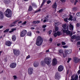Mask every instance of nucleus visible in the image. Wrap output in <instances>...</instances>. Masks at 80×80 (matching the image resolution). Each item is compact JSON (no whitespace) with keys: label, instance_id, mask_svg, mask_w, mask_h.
<instances>
[{"label":"nucleus","instance_id":"obj_49","mask_svg":"<svg viewBox=\"0 0 80 80\" xmlns=\"http://www.w3.org/2000/svg\"><path fill=\"white\" fill-rule=\"evenodd\" d=\"M62 56H63V57H64V58H65V57L67 56L66 55V54H62Z\"/></svg>","mask_w":80,"mask_h":80},{"label":"nucleus","instance_id":"obj_13","mask_svg":"<svg viewBox=\"0 0 80 80\" xmlns=\"http://www.w3.org/2000/svg\"><path fill=\"white\" fill-rule=\"evenodd\" d=\"M62 27L64 29V30H66V29H68V26H67V24H64L62 25Z\"/></svg>","mask_w":80,"mask_h":80},{"label":"nucleus","instance_id":"obj_48","mask_svg":"<svg viewBox=\"0 0 80 80\" xmlns=\"http://www.w3.org/2000/svg\"><path fill=\"white\" fill-rule=\"evenodd\" d=\"M64 21H65V22H68V18H65L64 19Z\"/></svg>","mask_w":80,"mask_h":80},{"label":"nucleus","instance_id":"obj_39","mask_svg":"<svg viewBox=\"0 0 80 80\" xmlns=\"http://www.w3.org/2000/svg\"><path fill=\"white\" fill-rule=\"evenodd\" d=\"M11 30L12 31V32H14V31H15V30H16V28L11 29Z\"/></svg>","mask_w":80,"mask_h":80},{"label":"nucleus","instance_id":"obj_21","mask_svg":"<svg viewBox=\"0 0 80 80\" xmlns=\"http://www.w3.org/2000/svg\"><path fill=\"white\" fill-rule=\"evenodd\" d=\"M69 30H73V26L71 24L69 25Z\"/></svg>","mask_w":80,"mask_h":80},{"label":"nucleus","instance_id":"obj_22","mask_svg":"<svg viewBox=\"0 0 80 80\" xmlns=\"http://www.w3.org/2000/svg\"><path fill=\"white\" fill-rule=\"evenodd\" d=\"M54 25H55V26H58L59 24H60V23L58 22L55 20L54 21Z\"/></svg>","mask_w":80,"mask_h":80},{"label":"nucleus","instance_id":"obj_62","mask_svg":"<svg viewBox=\"0 0 80 80\" xmlns=\"http://www.w3.org/2000/svg\"><path fill=\"white\" fill-rule=\"evenodd\" d=\"M75 20H76V18L74 17L73 19V21H75Z\"/></svg>","mask_w":80,"mask_h":80},{"label":"nucleus","instance_id":"obj_53","mask_svg":"<svg viewBox=\"0 0 80 80\" xmlns=\"http://www.w3.org/2000/svg\"><path fill=\"white\" fill-rule=\"evenodd\" d=\"M51 32H52V30H51L49 32V35H50V34H51Z\"/></svg>","mask_w":80,"mask_h":80},{"label":"nucleus","instance_id":"obj_8","mask_svg":"<svg viewBox=\"0 0 80 80\" xmlns=\"http://www.w3.org/2000/svg\"><path fill=\"white\" fill-rule=\"evenodd\" d=\"M60 73L58 72H56L55 76V79H56V80H59V79L60 78Z\"/></svg>","mask_w":80,"mask_h":80},{"label":"nucleus","instance_id":"obj_15","mask_svg":"<svg viewBox=\"0 0 80 80\" xmlns=\"http://www.w3.org/2000/svg\"><path fill=\"white\" fill-rule=\"evenodd\" d=\"M4 16V14L3 12L2 11H0V19H2Z\"/></svg>","mask_w":80,"mask_h":80},{"label":"nucleus","instance_id":"obj_63","mask_svg":"<svg viewBox=\"0 0 80 80\" xmlns=\"http://www.w3.org/2000/svg\"><path fill=\"white\" fill-rule=\"evenodd\" d=\"M3 27V26H0V29L2 28Z\"/></svg>","mask_w":80,"mask_h":80},{"label":"nucleus","instance_id":"obj_10","mask_svg":"<svg viewBox=\"0 0 80 80\" xmlns=\"http://www.w3.org/2000/svg\"><path fill=\"white\" fill-rule=\"evenodd\" d=\"M16 66H17V64L15 62H12L10 64V67L12 68H15Z\"/></svg>","mask_w":80,"mask_h":80},{"label":"nucleus","instance_id":"obj_36","mask_svg":"<svg viewBox=\"0 0 80 80\" xmlns=\"http://www.w3.org/2000/svg\"><path fill=\"white\" fill-rule=\"evenodd\" d=\"M70 60H72V58H68V60L67 61V63H69Z\"/></svg>","mask_w":80,"mask_h":80},{"label":"nucleus","instance_id":"obj_26","mask_svg":"<svg viewBox=\"0 0 80 80\" xmlns=\"http://www.w3.org/2000/svg\"><path fill=\"white\" fill-rule=\"evenodd\" d=\"M77 37V36L76 35H73L72 36V37L71 38L72 39H76Z\"/></svg>","mask_w":80,"mask_h":80},{"label":"nucleus","instance_id":"obj_9","mask_svg":"<svg viewBox=\"0 0 80 80\" xmlns=\"http://www.w3.org/2000/svg\"><path fill=\"white\" fill-rule=\"evenodd\" d=\"M33 71V69L32 68H30L28 69V73L29 75H32Z\"/></svg>","mask_w":80,"mask_h":80},{"label":"nucleus","instance_id":"obj_47","mask_svg":"<svg viewBox=\"0 0 80 80\" xmlns=\"http://www.w3.org/2000/svg\"><path fill=\"white\" fill-rule=\"evenodd\" d=\"M40 11H41V9H38V11H37L35 12V13H37V12H40Z\"/></svg>","mask_w":80,"mask_h":80},{"label":"nucleus","instance_id":"obj_27","mask_svg":"<svg viewBox=\"0 0 80 80\" xmlns=\"http://www.w3.org/2000/svg\"><path fill=\"white\" fill-rule=\"evenodd\" d=\"M33 10V8H32V6H29V9H28V11H32Z\"/></svg>","mask_w":80,"mask_h":80},{"label":"nucleus","instance_id":"obj_61","mask_svg":"<svg viewBox=\"0 0 80 80\" xmlns=\"http://www.w3.org/2000/svg\"><path fill=\"white\" fill-rule=\"evenodd\" d=\"M60 1L62 2H65V0H60Z\"/></svg>","mask_w":80,"mask_h":80},{"label":"nucleus","instance_id":"obj_51","mask_svg":"<svg viewBox=\"0 0 80 80\" xmlns=\"http://www.w3.org/2000/svg\"><path fill=\"white\" fill-rule=\"evenodd\" d=\"M47 27V25H43L42 26V28H46Z\"/></svg>","mask_w":80,"mask_h":80},{"label":"nucleus","instance_id":"obj_41","mask_svg":"<svg viewBox=\"0 0 80 80\" xmlns=\"http://www.w3.org/2000/svg\"><path fill=\"white\" fill-rule=\"evenodd\" d=\"M62 47L64 48H67L68 47V46H62Z\"/></svg>","mask_w":80,"mask_h":80},{"label":"nucleus","instance_id":"obj_64","mask_svg":"<svg viewBox=\"0 0 80 80\" xmlns=\"http://www.w3.org/2000/svg\"><path fill=\"white\" fill-rule=\"evenodd\" d=\"M78 45H80V41L78 42Z\"/></svg>","mask_w":80,"mask_h":80},{"label":"nucleus","instance_id":"obj_17","mask_svg":"<svg viewBox=\"0 0 80 80\" xmlns=\"http://www.w3.org/2000/svg\"><path fill=\"white\" fill-rule=\"evenodd\" d=\"M5 44L6 45H7L8 46H10L11 45V44H12V42L10 41H7L6 42Z\"/></svg>","mask_w":80,"mask_h":80},{"label":"nucleus","instance_id":"obj_20","mask_svg":"<svg viewBox=\"0 0 80 80\" xmlns=\"http://www.w3.org/2000/svg\"><path fill=\"white\" fill-rule=\"evenodd\" d=\"M17 22H18V20H17L16 21H15L14 22H12V23L11 24V25L10 26V27H13L14 26L15 23H16Z\"/></svg>","mask_w":80,"mask_h":80},{"label":"nucleus","instance_id":"obj_23","mask_svg":"<svg viewBox=\"0 0 80 80\" xmlns=\"http://www.w3.org/2000/svg\"><path fill=\"white\" fill-rule=\"evenodd\" d=\"M57 3L55 2L54 3L52 7L53 8H57Z\"/></svg>","mask_w":80,"mask_h":80},{"label":"nucleus","instance_id":"obj_3","mask_svg":"<svg viewBox=\"0 0 80 80\" xmlns=\"http://www.w3.org/2000/svg\"><path fill=\"white\" fill-rule=\"evenodd\" d=\"M44 62L46 64L49 65L52 62V59L48 57L45 58H44Z\"/></svg>","mask_w":80,"mask_h":80},{"label":"nucleus","instance_id":"obj_19","mask_svg":"<svg viewBox=\"0 0 80 80\" xmlns=\"http://www.w3.org/2000/svg\"><path fill=\"white\" fill-rule=\"evenodd\" d=\"M59 51V54L61 56H62V54H63V52L62 49H59L58 50Z\"/></svg>","mask_w":80,"mask_h":80},{"label":"nucleus","instance_id":"obj_14","mask_svg":"<svg viewBox=\"0 0 80 80\" xmlns=\"http://www.w3.org/2000/svg\"><path fill=\"white\" fill-rule=\"evenodd\" d=\"M78 58H77L74 57L73 58V60L74 62H75V63H78Z\"/></svg>","mask_w":80,"mask_h":80},{"label":"nucleus","instance_id":"obj_52","mask_svg":"<svg viewBox=\"0 0 80 80\" xmlns=\"http://www.w3.org/2000/svg\"><path fill=\"white\" fill-rule=\"evenodd\" d=\"M78 2V0H75V1L74 3V5H76V4Z\"/></svg>","mask_w":80,"mask_h":80},{"label":"nucleus","instance_id":"obj_2","mask_svg":"<svg viewBox=\"0 0 80 80\" xmlns=\"http://www.w3.org/2000/svg\"><path fill=\"white\" fill-rule=\"evenodd\" d=\"M4 14L7 17H8V18L11 17H12V11L8 8L4 12Z\"/></svg>","mask_w":80,"mask_h":80},{"label":"nucleus","instance_id":"obj_58","mask_svg":"<svg viewBox=\"0 0 80 80\" xmlns=\"http://www.w3.org/2000/svg\"><path fill=\"white\" fill-rule=\"evenodd\" d=\"M52 38H50L49 39V41L50 42H52Z\"/></svg>","mask_w":80,"mask_h":80},{"label":"nucleus","instance_id":"obj_56","mask_svg":"<svg viewBox=\"0 0 80 80\" xmlns=\"http://www.w3.org/2000/svg\"><path fill=\"white\" fill-rule=\"evenodd\" d=\"M30 57V55H28L27 57H26V59H28V58H29Z\"/></svg>","mask_w":80,"mask_h":80},{"label":"nucleus","instance_id":"obj_6","mask_svg":"<svg viewBox=\"0 0 80 80\" xmlns=\"http://www.w3.org/2000/svg\"><path fill=\"white\" fill-rule=\"evenodd\" d=\"M13 52L16 56H18L20 54V51L17 49H13Z\"/></svg>","mask_w":80,"mask_h":80},{"label":"nucleus","instance_id":"obj_32","mask_svg":"<svg viewBox=\"0 0 80 80\" xmlns=\"http://www.w3.org/2000/svg\"><path fill=\"white\" fill-rule=\"evenodd\" d=\"M45 19H44L43 20V23H45V22H46V21H48V19L46 17L45 18Z\"/></svg>","mask_w":80,"mask_h":80},{"label":"nucleus","instance_id":"obj_40","mask_svg":"<svg viewBox=\"0 0 80 80\" xmlns=\"http://www.w3.org/2000/svg\"><path fill=\"white\" fill-rule=\"evenodd\" d=\"M5 0V3L6 4H8V0Z\"/></svg>","mask_w":80,"mask_h":80},{"label":"nucleus","instance_id":"obj_31","mask_svg":"<svg viewBox=\"0 0 80 80\" xmlns=\"http://www.w3.org/2000/svg\"><path fill=\"white\" fill-rule=\"evenodd\" d=\"M58 27H56L55 28V30H53L54 32H56L57 31H58Z\"/></svg>","mask_w":80,"mask_h":80},{"label":"nucleus","instance_id":"obj_37","mask_svg":"<svg viewBox=\"0 0 80 80\" xmlns=\"http://www.w3.org/2000/svg\"><path fill=\"white\" fill-rule=\"evenodd\" d=\"M77 15L78 16V17H80V12H78L77 13Z\"/></svg>","mask_w":80,"mask_h":80},{"label":"nucleus","instance_id":"obj_11","mask_svg":"<svg viewBox=\"0 0 80 80\" xmlns=\"http://www.w3.org/2000/svg\"><path fill=\"white\" fill-rule=\"evenodd\" d=\"M63 70V66L62 65H60L58 68V70L59 72H62Z\"/></svg>","mask_w":80,"mask_h":80},{"label":"nucleus","instance_id":"obj_34","mask_svg":"<svg viewBox=\"0 0 80 80\" xmlns=\"http://www.w3.org/2000/svg\"><path fill=\"white\" fill-rule=\"evenodd\" d=\"M76 40H77L80 41V37L78 36H77V37H76Z\"/></svg>","mask_w":80,"mask_h":80},{"label":"nucleus","instance_id":"obj_18","mask_svg":"<svg viewBox=\"0 0 80 80\" xmlns=\"http://www.w3.org/2000/svg\"><path fill=\"white\" fill-rule=\"evenodd\" d=\"M33 65L34 67H38V66L39 65V63L38 62H36L33 63Z\"/></svg>","mask_w":80,"mask_h":80},{"label":"nucleus","instance_id":"obj_24","mask_svg":"<svg viewBox=\"0 0 80 80\" xmlns=\"http://www.w3.org/2000/svg\"><path fill=\"white\" fill-rule=\"evenodd\" d=\"M16 36H15V35H13L12 36V40L13 41V42H15V40H16Z\"/></svg>","mask_w":80,"mask_h":80},{"label":"nucleus","instance_id":"obj_45","mask_svg":"<svg viewBox=\"0 0 80 80\" xmlns=\"http://www.w3.org/2000/svg\"><path fill=\"white\" fill-rule=\"evenodd\" d=\"M76 26L77 27H80V23H78L76 24Z\"/></svg>","mask_w":80,"mask_h":80},{"label":"nucleus","instance_id":"obj_59","mask_svg":"<svg viewBox=\"0 0 80 80\" xmlns=\"http://www.w3.org/2000/svg\"><path fill=\"white\" fill-rule=\"evenodd\" d=\"M61 45V44H60V43H58L57 44V46H60Z\"/></svg>","mask_w":80,"mask_h":80},{"label":"nucleus","instance_id":"obj_35","mask_svg":"<svg viewBox=\"0 0 80 80\" xmlns=\"http://www.w3.org/2000/svg\"><path fill=\"white\" fill-rule=\"evenodd\" d=\"M8 31H9V29H7L3 31V32H4V33H7L8 32Z\"/></svg>","mask_w":80,"mask_h":80},{"label":"nucleus","instance_id":"obj_55","mask_svg":"<svg viewBox=\"0 0 80 80\" xmlns=\"http://www.w3.org/2000/svg\"><path fill=\"white\" fill-rule=\"evenodd\" d=\"M50 52V51H49V49H48L46 51V53H48V52Z\"/></svg>","mask_w":80,"mask_h":80},{"label":"nucleus","instance_id":"obj_33","mask_svg":"<svg viewBox=\"0 0 80 80\" xmlns=\"http://www.w3.org/2000/svg\"><path fill=\"white\" fill-rule=\"evenodd\" d=\"M64 11H65V10L64 9H62L60 10H59L58 12L59 13H61V12H64Z\"/></svg>","mask_w":80,"mask_h":80},{"label":"nucleus","instance_id":"obj_44","mask_svg":"<svg viewBox=\"0 0 80 80\" xmlns=\"http://www.w3.org/2000/svg\"><path fill=\"white\" fill-rule=\"evenodd\" d=\"M27 23V21H25L23 22V23H22V25H25V24H26Z\"/></svg>","mask_w":80,"mask_h":80},{"label":"nucleus","instance_id":"obj_29","mask_svg":"<svg viewBox=\"0 0 80 80\" xmlns=\"http://www.w3.org/2000/svg\"><path fill=\"white\" fill-rule=\"evenodd\" d=\"M73 18V17H72V16L70 15V17L68 19V20H71V21H72L73 20V19L72 18Z\"/></svg>","mask_w":80,"mask_h":80},{"label":"nucleus","instance_id":"obj_43","mask_svg":"<svg viewBox=\"0 0 80 80\" xmlns=\"http://www.w3.org/2000/svg\"><path fill=\"white\" fill-rule=\"evenodd\" d=\"M73 10H74V11H76L77 10V8L76 7H74L73 8Z\"/></svg>","mask_w":80,"mask_h":80},{"label":"nucleus","instance_id":"obj_12","mask_svg":"<svg viewBox=\"0 0 80 80\" xmlns=\"http://www.w3.org/2000/svg\"><path fill=\"white\" fill-rule=\"evenodd\" d=\"M54 32V33L53 35L54 37H57V35L58 36H60V32L58 31L57 32H57Z\"/></svg>","mask_w":80,"mask_h":80},{"label":"nucleus","instance_id":"obj_30","mask_svg":"<svg viewBox=\"0 0 80 80\" xmlns=\"http://www.w3.org/2000/svg\"><path fill=\"white\" fill-rule=\"evenodd\" d=\"M27 35L28 36H31L32 35V32H27Z\"/></svg>","mask_w":80,"mask_h":80},{"label":"nucleus","instance_id":"obj_54","mask_svg":"<svg viewBox=\"0 0 80 80\" xmlns=\"http://www.w3.org/2000/svg\"><path fill=\"white\" fill-rule=\"evenodd\" d=\"M75 77V75H73L71 76V78H73Z\"/></svg>","mask_w":80,"mask_h":80},{"label":"nucleus","instance_id":"obj_16","mask_svg":"<svg viewBox=\"0 0 80 80\" xmlns=\"http://www.w3.org/2000/svg\"><path fill=\"white\" fill-rule=\"evenodd\" d=\"M72 50L71 49H68V50H66L65 51V54H70V53H72Z\"/></svg>","mask_w":80,"mask_h":80},{"label":"nucleus","instance_id":"obj_57","mask_svg":"<svg viewBox=\"0 0 80 80\" xmlns=\"http://www.w3.org/2000/svg\"><path fill=\"white\" fill-rule=\"evenodd\" d=\"M40 22V21H36V23H39Z\"/></svg>","mask_w":80,"mask_h":80},{"label":"nucleus","instance_id":"obj_42","mask_svg":"<svg viewBox=\"0 0 80 80\" xmlns=\"http://www.w3.org/2000/svg\"><path fill=\"white\" fill-rule=\"evenodd\" d=\"M13 77L14 78V80H16V79H17V76H13Z\"/></svg>","mask_w":80,"mask_h":80},{"label":"nucleus","instance_id":"obj_28","mask_svg":"<svg viewBox=\"0 0 80 80\" xmlns=\"http://www.w3.org/2000/svg\"><path fill=\"white\" fill-rule=\"evenodd\" d=\"M45 3V0H43L41 4L40 7H42L43 6V5H44V3Z\"/></svg>","mask_w":80,"mask_h":80},{"label":"nucleus","instance_id":"obj_25","mask_svg":"<svg viewBox=\"0 0 80 80\" xmlns=\"http://www.w3.org/2000/svg\"><path fill=\"white\" fill-rule=\"evenodd\" d=\"M78 75H76L75 76V79H74V78H71V80H78Z\"/></svg>","mask_w":80,"mask_h":80},{"label":"nucleus","instance_id":"obj_4","mask_svg":"<svg viewBox=\"0 0 80 80\" xmlns=\"http://www.w3.org/2000/svg\"><path fill=\"white\" fill-rule=\"evenodd\" d=\"M63 33H66L67 35H69L70 36H72V35H73L72 33L73 34H75V32H73V31L72 32H71L70 31L68 30V29H67V30H63Z\"/></svg>","mask_w":80,"mask_h":80},{"label":"nucleus","instance_id":"obj_7","mask_svg":"<svg viewBox=\"0 0 80 80\" xmlns=\"http://www.w3.org/2000/svg\"><path fill=\"white\" fill-rule=\"evenodd\" d=\"M57 64V60L56 58L52 59V64L53 66H55Z\"/></svg>","mask_w":80,"mask_h":80},{"label":"nucleus","instance_id":"obj_5","mask_svg":"<svg viewBox=\"0 0 80 80\" xmlns=\"http://www.w3.org/2000/svg\"><path fill=\"white\" fill-rule=\"evenodd\" d=\"M27 33V30H23L20 32V37H25V36L26 35Z\"/></svg>","mask_w":80,"mask_h":80},{"label":"nucleus","instance_id":"obj_60","mask_svg":"<svg viewBox=\"0 0 80 80\" xmlns=\"http://www.w3.org/2000/svg\"><path fill=\"white\" fill-rule=\"evenodd\" d=\"M41 63L42 65H43V61H41Z\"/></svg>","mask_w":80,"mask_h":80},{"label":"nucleus","instance_id":"obj_1","mask_svg":"<svg viewBox=\"0 0 80 80\" xmlns=\"http://www.w3.org/2000/svg\"><path fill=\"white\" fill-rule=\"evenodd\" d=\"M43 43V38L40 36H38L36 40V43L37 46H40Z\"/></svg>","mask_w":80,"mask_h":80},{"label":"nucleus","instance_id":"obj_38","mask_svg":"<svg viewBox=\"0 0 80 80\" xmlns=\"http://www.w3.org/2000/svg\"><path fill=\"white\" fill-rule=\"evenodd\" d=\"M62 45H65L66 44V43H65V42H62Z\"/></svg>","mask_w":80,"mask_h":80},{"label":"nucleus","instance_id":"obj_46","mask_svg":"<svg viewBox=\"0 0 80 80\" xmlns=\"http://www.w3.org/2000/svg\"><path fill=\"white\" fill-rule=\"evenodd\" d=\"M51 3V1L49 0L47 2V3L48 4H49V3Z\"/></svg>","mask_w":80,"mask_h":80},{"label":"nucleus","instance_id":"obj_50","mask_svg":"<svg viewBox=\"0 0 80 80\" xmlns=\"http://www.w3.org/2000/svg\"><path fill=\"white\" fill-rule=\"evenodd\" d=\"M32 23L33 24H37V21H34L32 22Z\"/></svg>","mask_w":80,"mask_h":80}]
</instances>
